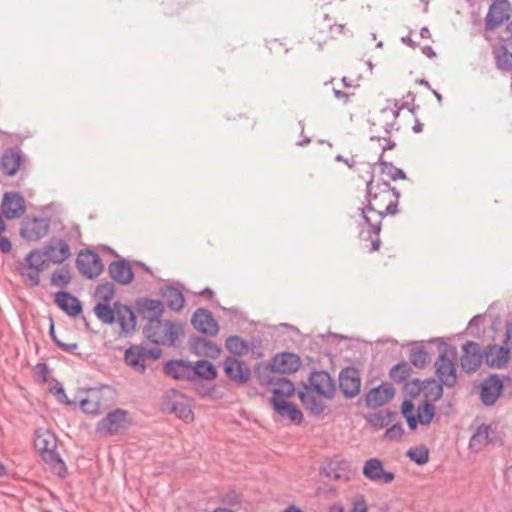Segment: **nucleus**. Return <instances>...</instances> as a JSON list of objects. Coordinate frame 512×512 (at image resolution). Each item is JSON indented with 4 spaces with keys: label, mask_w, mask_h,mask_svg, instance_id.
<instances>
[{
    "label": "nucleus",
    "mask_w": 512,
    "mask_h": 512,
    "mask_svg": "<svg viewBox=\"0 0 512 512\" xmlns=\"http://www.w3.org/2000/svg\"><path fill=\"white\" fill-rule=\"evenodd\" d=\"M509 348L505 346L490 345L485 353L488 366L494 368L503 367L508 361Z\"/></svg>",
    "instance_id": "nucleus-32"
},
{
    "label": "nucleus",
    "mask_w": 512,
    "mask_h": 512,
    "mask_svg": "<svg viewBox=\"0 0 512 512\" xmlns=\"http://www.w3.org/2000/svg\"><path fill=\"white\" fill-rule=\"evenodd\" d=\"M311 390L316 392L318 396H323L327 399H331L335 392V385L331 379L329 373L326 371L312 372L309 377Z\"/></svg>",
    "instance_id": "nucleus-18"
},
{
    "label": "nucleus",
    "mask_w": 512,
    "mask_h": 512,
    "mask_svg": "<svg viewBox=\"0 0 512 512\" xmlns=\"http://www.w3.org/2000/svg\"><path fill=\"white\" fill-rule=\"evenodd\" d=\"M434 365L439 382L448 388L454 387L457 382V372L453 356L449 357L447 353H441Z\"/></svg>",
    "instance_id": "nucleus-9"
},
{
    "label": "nucleus",
    "mask_w": 512,
    "mask_h": 512,
    "mask_svg": "<svg viewBox=\"0 0 512 512\" xmlns=\"http://www.w3.org/2000/svg\"><path fill=\"white\" fill-rule=\"evenodd\" d=\"M401 110V105L399 104L398 100L394 101V107L393 108H383L381 110V116L386 120L384 127L386 133H389L391 129H393L395 120L399 116Z\"/></svg>",
    "instance_id": "nucleus-40"
},
{
    "label": "nucleus",
    "mask_w": 512,
    "mask_h": 512,
    "mask_svg": "<svg viewBox=\"0 0 512 512\" xmlns=\"http://www.w3.org/2000/svg\"><path fill=\"white\" fill-rule=\"evenodd\" d=\"M299 366L300 359L293 353L276 355L271 362L272 370L280 374L294 373L298 370Z\"/></svg>",
    "instance_id": "nucleus-23"
},
{
    "label": "nucleus",
    "mask_w": 512,
    "mask_h": 512,
    "mask_svg": "<svg viewBox=\"0 0 512 512\" xmlns=\"http://www.w3.org/2000/svg\"><path fill=\"white\" fill-rule=\"evenodd\" d=\"M163 409L169 413L175 414L178 418L185 422L193 420V412L184 401H178L168 397L163 403Z\"/></svg>",
    "instance_id": "nucleus-34"
},
{
    "label": "nucleus",
    "mask_w": 512,
    "mask_h": 512,
    "mask_svg": "<svg viewBox=\"0 0 512 512\" xmlns=\"http://www.w3.org/2000/svg\"><path fill=\"white\" fill-rule=\"evenodd\" d=\"M76 266L79 272L89 279L99 276L104 268L99 255L92 251L80 252Z\"/></svg>",
    "instance_id": "nucleus-10"
},
{
    "label": "nucleus",
    "mask_w": 512,
    "mask_h": 512,
    "mask_svg": "<svg viewBox=\"0 0 512 512\" xmlns=\"http://www.w3.org/2000/svg\"><path fill=\"white\" fill-rule=\"evenodd\" d=\"M201 296H208L209 298L213 297L214 292L210 288H205L201 292H199Z\"/></svg>",
    "instance_id": "nucleus-61"
},
{
    "label": "nucleus",
    "mask_w": 512,
    "mask_h": 512,
    "mask_svg": "<svg viewBox=\"0 0 512 512\" xmlns=\"http://www.w3.org/2000/svg\"><path fill=\"white\" fill-rule=\"evenodd\" d=\"M423 53H425L430 58L435 56V52L433 51V49L430 46H425L423 48Z\"/></svg>",
    "instance_id": "nucleus-62"
},
{
    "label": "nucleus",
    "mask_w": 512,
    "mask_h": 512,
    "mask_svg": "<svg viewBox=\"0 0 512 512\" xmlns=\"http://www.w3.org/2000/svg\"><path fill=\"white\" fill-rule=\"evenodd\" d=\"M270 402L275 412L282 418L288 419L294 424H300L303 420L302 412L285 399L272 397Z\"/></svg>",
    "instance_id": "nucleus-22"
},
{
    "label": "nucleus",
    "mask_w": 512,
    "mask_h": 512,
    "mask_svg": "<svg viewBox=\"0 0 512 512\" xmlns=\"http://www.w3.org/2000/svg\"><path fill=\"white\" fill-rule=\"evenodd\" d=\"M115 295V286L112 282L101 283L97 286L95 296L102 300L101 303H109Z\"/></svg>",
    "instance_id": "nucleus-43"
},
{
    "label": "nucleus",
    "mask_w": 512,
    "mask_h": 512,
    "mask_svg": "<svg viewBox=\"0 0 512 512\" xmlns=\"http://www.w3.org/2000/svg\"><path fill=\"white\" fill-rule=\"evenodd\" d=\"M19 274L23 278L26 285L31 287L38 286L40 283V272L39 270L29 267L24 263H20L17 267Z\"/></svg>",
    "instance_id": "nucleus-39"
},
{
    "label": "nucleus",
    "mask_w": 512,
    "mask_h": 512,
    "mask_svg": "<svg viewBox=\"0 0 512 512\" xmlns=\"http://www.w3.org/2000/svg\"><path fill=\"white\" fill-rule=\"evenodd\" d=\"M226 348L233 354L242 355L247 351L248 345L239 336H231L226 340Z\"/></svg>",
    "instance_id": "nucleus-45"
},
{
    "label": "nucleus",
    "mask_w": 512,
    "mask_h": 512,
    "mask_svg": "<svg viewBox=\"0 0 512 512\" xmlns=\"http://www.w3.org/2000/svg\"><path fill=\"white\" fill-rule=\"evenodd\" d=\"M504 385L496 374H491L480 384V399L485 406H493L501 396Z\"/></svg>",
    "instance_id": "nucleus-11"
},
{
    "label": "nucleus",
    "mask_w": 512,
    "mask_h": 512,
    "mask_svg": "<svg viewBox=\"0 0 512 512\" xmlns=\"http://www.w3.org/2000/svg\"><path fill=\"white\" fill-rule=\"evenodd\" d=\"M415 406L411 400H404L401 405V413L406 418L408 426L411 430H415L418 424L428 425L435 415V407L425 401L419 405L416 414H414Z\"/></svg>",
    "instance_id": "nucleus-5"
},
{
    "label": "nucleus",
    "mask_w": 512,
    "mask_h": 512,
    "mask_svg": "<svg viewBox=\"0 0 512 512\" xmlns=\"http://www.w3.org/2000/svg\"><path fill=\"white\" fill-rule=\"evenodd\" d=\"M395 394L393 386L389 383H383L378 387L372 388L366 394V405L376 408L388 403Z\"/></svg>",
    "instance_id": "nucleus-21"
},
{
    "label": "nucleus",
    "mask_w": 512,
    "mask_h": 512,
    "mask_svg": "<svg viewBox=\"0 0 512 512\" xmlns=\"http://www.w3.org/2000/svg\"><path fill=\"white\" fill-rule=\"evenodd\" d=\"M55 303L58 307L66 312L67 315L75 317L81 310V303L78 298L71 295L69 292L60 291L55 294Z\"/></svg>",
    "instance_id": "nucleus-27"
},
{
    "label": "nucleus",
    "mask_w": 512,
    "mask_h": 512,
    "mask_svg": "<svg viewBox=\"0 0 512 512\" xmlns=\"http://www.w3.org/2000/svg\"><path fill=\"white\" fill-rule=\"evenodd\" d=\"M497 65L501 69L512 71V53L505 49L497 56Z\"/></svg>",
    "instance_id": "nucleus-50"
},
{
    "label": "nucleus",
    "mask_w": 512,
    "mask_h": 512,
    "mask_svg": "<svg viewBox=\"0 0 512 512\" xmlns=\"http://www.w3.org/2000/svg\"><path fill=\"white\" fill-rule=\"evenodd\" d=\"M55 343L60 349H62L63 351H66V352H72L75 349H77V347H78V344L76 342L65 343V342L61 341L60 339H55Z\"/></svg>",
    "instance_id": "nucleus-56"
},
{
    "label": "nucleus",
    "mask_w": 512,
    "mask_h": 512,
    "mask_svg": "<svg viewBox=\"0 0 512 512\" xmlns=\"http://www.w3.org/2000/svg\"><path fill=\"white\" fill-rule=\"evenodd\" d=\"M410 361L415 367L423 368L429 361V355L424 349H414L410 354Z\"/></svg>",
    "instance_id": "nucleus-49"
},
{
    "label": "nucleus",
    "mask_w": 512,
    "mask_h": 512,
    "mask_svg": "<svg viewBox=\"0 0 512 512\" xmlns=\"http://www.w3.org/2000/svg\"><path fill=\"white\" fill-rule=\"evenodd\" d=\"M333 92H334V95H335L336 98L342 99L344 103H348L349 98H350V94L345 93V92H343L341 90H338V89H334Z\"/></svg>",
    "instance_id": "nucleus-59"
},
{
    "label": "nucleus",
    "mask_w": 512,
    "mask_h": 512,
    "mask_svg": "<svg viewBox=\"0 0 512 512\" xmlns=\"http://www.w3.org/2000/svg\"><path fill=\"white\" fill-rule=\"evenodd\" d=\"M191 351L198 356L216 358L221 349L212 341L203 337H196L190 342Z\"/></svg>",
    "instance_id": "nucleus-30"
},
{
    "label": "nucleus",
    "mask_w": 512,
    "mask_h": 512,
    "mask_svg": "<svg viewBox=\"0 0 512 512\" xmlns=\"http://www.w3.org/2000/svg\"><path fill=\"white\" fill-rule=\"evenodd\" d=\"M1 211L8 220L18 219L26 212L25 199L18 192H6L1 203Z\"/></svg>",
    "instance_id": "nucleus-13"
},
{
    "label": "nucleus",
    "mask_w": 512,
    "mask_h": 512,
    "mask_svg": "<svg viewBox=\"0 0 512 512\" xmlns=\"http://www.w3.org/2000/svg\"><path fill=\"white\" fill-rule=\"evenodd\" d=\"M94 313L104 324L117 322L120 326V334L128 335L136 327V317L132 309L124 304L115 302L113 306L109 303H98L94 307Z\"/></svg>",
    "instance_id": "nucleus-2"
},
{
    "label": "nucleus",
    "mask_w": 512,
    "mask_h": 512,
    "mask_svg": "<svg viewBox=\"0 0 512 512\" xmlns=\"http://www.w3.org/2000/svg\"><path fill=\"white\" fill-rule=\"evenodd\" d=\"M327 477L337 481H348L353 472L351 465L346 460H335L328 464L325 468Z\"/></svg>",
    "instance_id": "nucleus-29"
},
{
    "label": "nucleus",
    "mask_w": 512,
    "mask_h": 512,
    "mask_svg": "<svg viewBox=\"0 0 512 512\" xmlns=\"http://www.w3.org/2000/svg\"><path fill=\"white\" fill-rule=\"evenodd\" d=\"M44 257H46L44 250L35 249L26 255L24 264L42 272L46 264Z\"/></svg>",
    "instance_id": "nucleus-42"
},
{
    "label": "nucleus",
    "mask_w": 512,
    "mask_h": 512,
    "mask_svg": "<svg viewBox=\"0 0 512 512\" xmlns=\"http://www.w3.org/2000/svg\"><path fill=\"white\" fill-rule=\"evenodd\" d=\"M108 272L111 278L121 285L130 284L134 278L132 268L124 259L111 262Z\"/></svg>",
    "instance_id": "nucleus-24"
},
{
    "label": "nucleus",
    "mask_w": 512,
    "mask_h": 512,
    "mask_svg": "<svg viewBox=\"0 0 512 512\" xmlns=\"http://www.w3.org/2000/svg\"><path fill=\"white\" fill-rule=\"evenodd\" d=\"M316 392L311 390L307 385L303 386V390L299 391V399L304 407L314 415L323 413L325 405L316 395Z\"/></svg>",
    "instance_id": "nucleus-31"
},
{
    "label": "nucleus",
    "mask_w": 512,
    "mask_h": 512,
    "mask_svg": "<svg viewBox=\"0 0 512 512\" xmlns=\"http://www.w3.org/2000/svg\"><path fill=\"white\" fill-rule=\"evenodd\" d=\"M362 216L365 222L371 227L372 232L378 234L380 232V222L372 223L371 218L366 214V209H361Z\"/></svg>",
    "instance_id": "nucleus-55"
},
{
    "label": "nucleus",
    "mask_w": 512,
    "mask_h": 512,
    "mask_svg": "<svg viewBox=\"0 0 512 512\" xmlns=\"http://www.w3.org/2000/svg\"><path fill=\"white\" fill-rule=\"evenodd\" d=\"M125 363L137 371L138 373H144L146 370V358L144 347L132 346L125 351L124 354Z\"/></svg>",
    "instance_id": "nucleus-28"
},
{
    "label": "nucleus",
    "mask_w": 512,
    "mask_h": 512,
    "mask_svg": "<svg viewBox=\"0 0 512 512\" xmlns=\"http://www.w3.org/2000/svg\"><path fill=\"white\" fill-rule=\"evenodd\" d=\"M44 254L53 263H62L70 257L71 252L69 245L59 240L56 244L47 245L44 248Z\"/></svg>",
    "instance_id": "nucleus-33"
},
{
    "label": "nucleus",
    "mask_w": 512,
    "mask_h": 512,
    "mask_svg": "<svg viewBox=\"0 0 512 512\" xmlns=\"http://www.w3.org/2000/svg\"><path fill=\"white\" fill-rule=\"evenodd\" d=\"M443 386L440 382L435 379L427 380L423 383V390L426 398L431 401L439 400L443 395Z\"/></svg>",
    "instance_id": "nucleus-41"
},
{
    "label": "nucleus",
    "mask_w": 512,
    "mask_h": 512,
    "mask_svg": "<svg viewBox=\"0 0 512 512\" xmlns=\"http://www.w3.org/2000/svg\"><path fill=\"white\" fill-rule=\"evenodd\" d=\"M407 456L416 464L423 465L429 461V451L426 447H413L407 451Z\"/></svg>",
    "instance_id": "nucleus-44"
},
{
    "label": "nucleus",
    "mask_w": 512,
    "mask_h": 512,
    "mask_svg": "<svg viewBox=\"0 0 512 512\" xmlns=\"http://www.w3.org/2000/svg\"><path fill=\"white\" fill-rule=\"evenodd\" d=\"M167 306L173 311H180L184 307V296L180 290L175 287H168L164 293Z\"/></svg>",
    "instance_id": "nucleus-38"
},
{
    "label": "nucleus",
    "mask_w": 512,
    "mask_h": 512,
    "mask_svg": "<svg viewBox=\"0 0 512 512\" xmlns=\"http://www.w3.org/2000/svg\"><path fill=\"white\" fill-rule=\"evenodd\" d=\"M167 375L178 380H193V364L184 360H171L164 366Z\"/></svg>",
    "instance_id": "nucleus-25"
},
{
    "label": "nucleus",
    "mask_w": 512,
    "mask_h": 512,
    "mask_svg": "<svg viewBox=\"0 0 512 512\" xmlns=\"http://www.w3.org/2000/svg\"><path fill=\"white\" fill-rule=\"evenodd\" d=\"M510 4L508 1H493L486 15V28L495 29L509 18Z\"/></svg>",
    "instance_id": "nucleus-20"
},
{
    "label": "nucleus",
    "mask_w": 512,
    "mask_h": 512,
    "mask_svg": "<svg viewBox=\"0 0 512 512\" xmlns=\"http://www.w3.org/2000/svg\"><path fill=\"white\" fill-rule=\"evenodd\" d=\"M149 341L157 345L174 347L183 335V326L179 322L156 320L147 323L143 330Z\"/></svg>",
    "instance_id": "nucleus-3"
},
{
    "label": "nucleus",
    "mask_w": 512,
    "mask_h": 512,
    "mask_svg": "<svg viewBox=\"0 0 512 512\" xmlns=\"http://www.w3.org/2000/svg\"><path fill=\"white\" fill-rule=\"evenodd\" d=\"M225 375L234 383L246 384L251 378L248 365L234 357H227L223 361Z\"/></svg>",
    "instance_id": "nucleus-14"
},
{
    "label": "nucleus",
    "mask_w": 512,
    "mask_h": 512,
    "mask_svg": "<svg viewBox=\"0 0 512 512\" xmlns=\"http://www.w3.org/2000/svg\"><path fill=\"white\" fill-rule=\"evenodd\" d=\"M295 392L294 384L284 377H278L273 382L272 393L273 397H279L281 399H287L292 396Z\"/></svg>",
    "instance_id": "nucleus-37"
},
{
    "label": "nucleus",
    "mask_w": 512,
    "mask_h": 512,
    "mask_svg": "<svg viewBox=\"0 0 512 512\" xmlns=\"http://www.w3.org/2000/svg\"><path fill=\"white\" fill-rule=\"evenodd\" d=\"M463 355L460 359L462 369L466 373L475 372L483 361L480 345L474 341L466 342L463 347Z\"/></svg>",
    "instance_id": "nucleus-16"
},
{
    "label": "nucleus",
    "mask_w": 512,
    "mask_h": 512,
    "mask_svg": "<svg viewBox=\"0 0 512 512\" xmlns=\"http://www.w3.org/2000/svg\"><path fill=\"white\" fill-rule=\"evenodd\" d=\"M110 390H93L87 398L81 400L80 406L84 413L98 415L110 406Z\"/></svg>",
    "instance_id": "nucleus-8"
},
{
    "label": "nucleus",
    "mask_w": 512,
    "mask_h": 512,
    "mask_svg": "<svg viewBox=\"0 0 512 512\" xmlns=\"http://www.w3.org/2000/svg\"><path fill=\"white\" fill-rule=\"evenodd\" d=\"M351 512H368L367 503L365 497L362 494H356L352 498Z\"/></svg>",
    "instance_id": "nucleus-51"
},
{
    "label": "nucleus",
    "mask_w": 512,
    "mask_h": 512,
    "mask_svg": "<svg viewBox=\"0 0 512 512\" xmlns=\"http://www.w3.org/2000/svg\"><path fill=\"white\" fill-rule=\"evenodd\" d=\"M381 165H382V169H381L382 174L385 175L386 177H388L389 179L395 181L398 179L406 178V174L404 173V171L401 170L400 168L395 167L391 163L381 162Z\"/></svg>",
    "instance_id": "nucleus-48"
},
{
    "label": "nucleus",
    "mask_w": 512,
    "mask_h": 512,
    "mask_svg": "<svg viewBox=\"0 0 512 512\" xmlns=\"http://www.w3.org/2000/svg\"><path fill=\"white\" fill-rule=\"evenodd\" d=\"M410 375V367L407 363H399L390 370V376L397 382L405 381Z\"/></svg>",
    "instance_id": "nucleus-47"
},
{
    "label": "nucleus",
    "mask_w": 512,
    "mask_h": 512,
    "mask_svg": "<svg viewBox=\"0 0 512 512\" xmlns=\"http://www.w3.org/2000/svg\"><path fill=\"white\" fill-rule=\"evenodd\" d=\"M196 377L213 380L217 377L215 366L207 360H199L193 364V379Z\"/></svg>",
    "instance_id": "nucleus-36"
},
{
    "label": "nucleus",
    "mask_w": 512,
    "mask_h": 512,
    "mask_svg": "<svg viewBox=\"0 0 512 512\" xmlns=\"http://www.w3.org/2000/svg\"><path fill=\"white\" fill-rule=\"evenodd\" d=\"M50 220L48 218L26 217L20 228V235L29 242H36L48 234Z\"/></svg>",
    "instance_id": "nucleus-7"
},
{
    "label": "nucleus",
    "mask_w": 512,
    "mask_h": 512,
    "mask_svg": "<svg viewBox=\"0 0 512 512\" xmlns=\"http://www.w3.org/2000/svg\"><path fill=\"white\" fill-rule=\"evenodd\" d=\"M362 472L365 478L379 484H388L395 479L394 473L386 471L382 461L378 458L368 459L364 463Z\"/></svg>",
    "instance_id": "nucleus-15"
},
{
    "label": "nucleus",
    "mask_w": 512,
    "mask_h": 512,
    "mask_svg": "<svg viewBox=\"0 0 512 512\" xmlns=\"http://www.w3.org/2000/svg\"><path fill=\"white\" fill-rule=\"evenodd\" d=\"M377 139H378V141L383 140L385 142V144H381L383 152L388 149H393L395 146V143L393 141H391L389 138H386V137L380 138L379 137Z\"/></svg>",
    "instance_id": "nucleus-60"
},
{
    "label": "nucleus",
    "mask_w": 512,
    "mask_h": 512,
    "mask_svg": "<svg viewBox=\"0 0 512 512\" xmlns=\"http://www.w3.org/2000/svg\"><path fill=\"white\" fill-rule=\"evenodd\" d=\"M490 426L480 425L470 438L469 447L474 451H480L490 441Z\"/></svg>",
    "instance_id": "nucleus-35"
},
{
    "label": "nucleus",
    "mask_w": 512,
    "mask_h": 512,
    "mask_svg": "<svg viewBox=\"0 0 512 512\" xmlns=\"http://www.w3.org/2000/svg\"><path fill=\"white\" fill-rule=\"evenodd\" d=\"M420 34H421L422 38H429L430 37V31L426 27L421 29Z\"/></svg>",
    "instance_id": "nucleus-64"
},
{
    "label": "nucleus",
    "mask_w": 512,
    "mask_h": 512,
    "mask_svg": "<svg viewBox=\"0 0 512 512\" xmlns=\"http://www.w3.org/2000/svg\"><path fill=\"white\" fill-rule=\"evenodd\" d=\"M191 322L196 330L206 335L214 336L219 331V326L211 312L203 308H199L195 311Z\"/></svg>",
    "instance_id": "nucleus-19"
},
{
    "label": "nucleus",
    "mask_w": 512,
    "mask_h": 512,
    "mask_svg": "<svg viewBox=\"0 0 512 512\" xmlns=\"http://www.w3.org/2000/svg\"><path fill=\"white\" fill-rule=\"evenodd\" d=\"M26 163V155L18 148L6 149L0 158V167L8 177L15 176Z\"/></svg>",
    "instance_id": "nucleus-12"
},
{
    "label": "nucleus",
    "mask_w": 512,
    "mask_h": 512,
    "mask_svg": "<svg viewBox=\"0 0 512 512\" xmlns=\"http://www.w3.org/2000/svg\"><path fill=\"white\" fill-rule=\"evenodd\" d=\"M402 41H403L405 44L409 45L410 47H415V43H414V41H413L409 36L403 37V38H402Z\"/></svg>",
    "instance_id": "nucleus-63"
},
{
    "label": "nucleus",
    "mask_w": 512,
    "mask_h": 512,
    "mask_svg": "<svg viewBox=\"0 0 512 512\" xmlns=\"http://www.w3.org/2000/svg\"><path fill=\"white\" fill-rule=\"evenodd\" d=\"M137 309L148 323L159 320L164 312V306L161 301L147 298L137 301Z\"/></svg>",
    "instance_id": "nucleus-26"
},
{
    "label": "nucleus",
    "mask_w": 512,
    "mask_h": 512,
    "mask_svg": "<svg viewBox=\"0 0 512 512\" xmlns=\"http://www.w3.org/2000/svg\"><path fill=\"white\" fill-rule=\"evenodd\" d=\"M70 281V271L65 268L58 269L54 271L51 275V284L60 288H66Z\"/></svg>",
    "instance_id": "nucleus-46"
},
{
    "label": "nucleus",
    "mask_w": 512,
    "mask_h": 512,
    "mask_svg": "<svg viewBox=\"0 0 512 512\" xmlns=\"http://www.w3.org/2000/svg\"><path fill=\"white\" fill-rule=\"evenodd\" d=\"M127 411L116 409L109 412L106 417L97 424L96 431L102 436H114L129 426Z\"/></svg>",
    "instance_id": "nucleus-6"
},
{
    "label": "nucleus",
    "mask_w": 512,
    "mask_h": 512,
    "mask_svg": "<svg viewBox=\"0 0 512 512\" xmlns=\"http://www.w3.org/2000/svg\"><path fill=\"white\" fill-rule=\"evenodd\" d=\"M11 242L7 237L0 235V251L3 253H9L11 251Z\"/></svg>",
    "instance_id": "nucleus-57"
},
{
    "label": "nucleus",
    "mask_w": 512,
    "mask_h": 512,
    "mask_svg": "<svg viewBox=\"0 0 512 512\" xmlns=\"http://www.w3.org/2000/svg\"><path fill=\"white\" fill-rule=\"evenodd\" d=\"M367 194V209L375 212L378 219L386 214H395L397 212L400 194L387 181L371 179L367 183Z\"/></svg>",
    "instance_id": "nucleus-1"
},
{
    "label": "nucleus",
    "mask_w": 512,
    "mask_h": 512,
    "mask_svg": "<svg viewBox=\"0 0 512 512\" xmlns=\"http://www.w3.org/2000/svg\"><path fill=\"white\" fill-rule=\"evenodd\" d=\"M144 351H145V358H146V360L148 358L158 359L160 357V355H161V350L157 349V348H154V349L144 348Z\"/></svg>",
    "instance_id": "nucleus-58"
},
{
    "label": "nucleus",
    "mask_w": 512,
    "mask_h": 512,
    "mask_svg": "<svg viewBox=\"0 0 512 512\" xmlns=\"http://www.w3.org/2000/svg\"><path fill=\"white\" fill-rule=\"evenodd\" d=\"M404 429L401 424H394L386 430L384 438L387 440H399L403 435Z\"/></svg>",
    "instance_id": "nucleus-52"
},
{
    "label": "nucleus",
    "mask_w": 512,
    "mask_h": 512,
    "mask_svg": "<svg viewBox=\"0 0 512 512\" xmlns=\"http://www.w3.org/2000/svg\"><path fill=\"white\" fill-rule=\"evenodd\" d=\"M54 395L57 397L59 402L70 404V401L67 399V396L64 392L63 387L60 384H56L52 389Z\"/></svg>",
    "instance_id": "nucleus-54"
},
{
    "label": "nucleus",
    "mask_w": 512,
    "mask_h": 512,
    "mask_svg": "<svg viewBox=\"0 0 512 512\" xmlns=\"http://www.w3.org/2000/svg\"><path fill=\"white\" fill-rule=\"evenodd\" d=\"M34 445L41 453L43 460L51 466L54 473L63 477L66 474V466L56 453L57 443L55 436L48 431L38 433Z\"/></svg>",
    "instance_id": "nucleus-4"
},
{
    "label": "nucleus",
    "mask_w": 512,
    "mask_h": 512,
    "mask_svg": "<svg viewBox=\"0 0 512 512\" xmlns=\"http://www.w3.org/2000/svg\"><path fill=\"white\" fill-rule=\"evenodd\" d=\"M339 387L346 398H353L360 392L361 379L357 369L348 367L339 375Z\"/></svg>",
    "instance_id": "nucleus-17"
},
{
    "label": "nucleus",
    "mask_w": 512,
    "mask_h": 512,
    "mask_svg": "<svg viewBox=\"0 0 512 512\" xmlns=\"http://www.w3.org/2000/svg\"><path fill=\"white\" fill-rule=\"evenodd\" d=\"M370 423L374 426L383 427L388 424L387 417L382 413H375L370 416Z\"/></svg>",
    "instance_id": "nucleus-53"
}]
</instances>
